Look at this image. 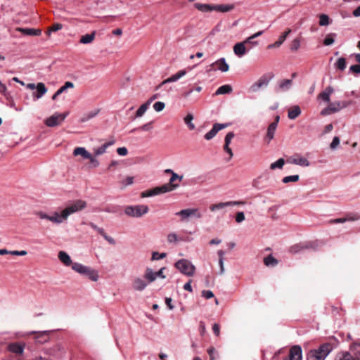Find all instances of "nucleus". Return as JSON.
Returning a JSON list of instances; mask_svg holds the SVG:
<instances>
[{
    "instance_id": "nucleus-1",
    "label": "nucleus",
    "mask_w": 360,
    "mask_h": 360,
    "mask_svg": "<svg viewBox=\"0 0 360 360\" xmlns=\"http://www.w3.org/2000/svg\"><path fill=\"white\" fill-rule=\"evenodd\" d=\"M72 269L79 275L86 277L91 281L96 282L99 278L97 270L81 263L75 262L72 264Z\"/></svg>"
},
{
    "instance_id": "nucleus-2",
    "label": "nucleus",
    "mask_w": 360,
    "mask_h": 360,
    "mask_svg": "<svg viewBox=\"0 0 360 360\" xmlns=\"http://www.w3.org/2000/svg\"><path fill=\"white\" fill-rule=\"evenodd\" d=\"M333 350V346L330 343L323 344L319 348L310 350L307 356V360H325L327 356Z\"/></svg>"
},
{
    "instance_id": "nucleus-3",
    "label": "nucleus",
    "mask_w": 360,
    "mask_h": 360,
    "mask_svg": "<svg viewBox=\"0 0 360 360\" xmlns=\"http://www.w3.org/2000/svg\"><path fill=\"white\" fill-rule=\"evenodd\" d=\"M148 212V207L145 205H128L124 208V213L130 217L140 218Z\"/></svg>"
},
{
    "instance_id": "nucleus-4",
    "label": "nucleus",
    "mask_w": 360,
    "mask_h": 360,
    "mask_svg": "<svg viewBox=\"0 0 360 360\" xmlns=\"http://www.w3.org/2000/svg\"><path fill=\"white\" fill-rule=\"evenodd\" d=\"M174 266L181 274L188 276H193L195 271V266L186 259L178 260Z\"/></svg>"
},
{
    "instance_id": "nucleus-5",
    "label": "nucleus",
    "mask_w": 360,
    "mask_h": 360,
    "mask_svg": "<svg viewBox=\"0 0 360 360\" xmlns=\"http://www.w3.org/2000/svg\"><path fill=\"white\" fill-rule=\"evenodd\" d=\"M86 207V202L85 201L77 200L68 204L63 210L68 217L70 215L84 210Z\"/></svg>"
},
{
    "instance_id": "nucleus-6",
    "label": "nucleus",
    "mask_w": 360,
    "mask_h": 360,
    "mask_svg": "<svg viewBox=\"0 0 360 360\" xmlns=\"http://www.w3.org/2000/svg\"><path fill=\"white\" fill-rule=\"evenodd\" d=\"M349 103L346 101H336L331 103L327 108L321 110V115H327L332 113L337 112L340 110L347 108Z\"/></svg>"
},
{
    "instance_id": "nucleus-7",
    "label": "nucleus",
    "mask_w": 360,
    "mask_h": 360,
    "mask_svg": "<svg viewBox=\"0 0 360 360\" xmlns=\"http://www.w3.org/2000/svg\"><path fill=\"white\" fill-rule=\"evenodd\" d=\"M68 112L58 113L56 112L45 120V124L50 127L60 124L68 116Z\"/></svg>"
},
{
    "instance_id": "nucleus-8",
    "label": "nucleus",
    "mask_w": 360,
    "mask_h": 360,
    "mask_svg": "<svg viewBox=\"0 0 360 360\" xmlns=\"http://www.w3.org/2000/svg\"><path fill=\"white\" fill-rule=\"evenodd\" d=\"M176 215L181 217V221H186L191 217L198 219L201 218L202 214L198 208H188L182 210L176 213Z\"/></svg>"
},
{
    "instance_id": "nucleus-9",
    "label": "nucleus",
    "mask_w": 360,
    "mask_h": 360,
    "mask_svg": "<svg viewBox=\"0 0 360 360\" xmlns=\"http://www.w3.org/2000/svg\"><path fill=\"white\" fill-rule=\"evenodd\" d=\"M244 201H228V202H221L216 204H212L210 206V210L212 212H218V211H222L224 209H225L227 207L230 206H235V205H244Z\"/></svg>"
},
{
    "instance_id": "nucleus-10",
    "label": "nucleus",
    "mask_w": 360,
    "mask_h": 360,
    "mask_svg": "<svg viewBox=\"0 0 360 360\" xmlns=\"http://www.w3.org/2000/svg\"><path fill=\"white\" fill-rule=\"evenodd\" d=\"M229 123L214 124L212 129L205 134V139L207 141L212 139L220 130L226 128L227 127H229Z\"/></svg>"
},
{
    "instance_id": "nucleus-11",
    "label": "nucleus",
    "mask_w": 360,
    "mask_h": 360,
    "mask_svg": "<svg viewBox=\"0 0 360 360\" xmlns=\"http://www.w3.org/2000/svg\"><path fill=\"white\" fill-rule=\"evenodd\" d=\"M148 286V282L144 278L136 277L132 283V288L136 291L141 292Z\"/></svg>"
},
{
    "instance_id": "nucleus-12",
    "label": "nucleus",
    "mask_w": 360,
    "mask_h": 360,
    "mask_svg": "<svg viewBox=\"0 0 360 360\" xmlns=\"http://www.w3.org/2000/svg\"><path fill=\"white\" fill-rule=\"evenodd\" d=\"M50 333L51 331L49 330H44L41 332L31 331L27 335L36 334L34 337L35 341L38 343L43 344L48 341Z\"/></svg>"
},
{
    "instance_id": "nucleus-13",
    "label": "nucleus",
    "mask_w": 360,
    "mask_h": 360,
    "mask_svg": "<svg viewBox=\"0 0 360 360\" xmlns=\"http://www.w3.org/2000/svg\"><path fill=\"white\" fill-rule=\"evenodd\" d=\"M288 162L302 167H309L310 163L309 161L300 155H295L291 157L288 160Z\"/></svg>"
},
{
    "instance_id": "nucleus-14",
    "label": "nucleus",
    "mask_w": 360,
    "mask_h": 360,
    "mask_svg": "<svg viewBox=\"0 0 360 360\" xmlns=\"http://www.w3.org/2000/svg\"><path fill=\"white\" fill-rule=\"evenodd\" d=\"M67 219L68 217L63 210H62L60 212H54L51 214V221L53 224H62Z\"/></svg>"
},
{
    "instance_id": "nucleus-15",
    "label": "nucleus",
    "mask_w": 360,
    "mask_h": 360,
    "mask_svg": "<svg viewBox=\"0 0 360 360\" xmlns=\"http://www.w3.org/2000/svg\"><path fill=\"white\" fill-rule=\"evenodd\" d=\"M187 72L185 70H181L178 71L174 75H172L171 77H168L167 79H165L162 82V83L159 85V87L161 86L171 82H175L184 77L186 75Z\"/></svg>"
},
{
    "instance_id": "nucleus-16",
    "label": "nucleus",
    "mask_w": 360,
    "mask_h": 360,
    "mask_svg": "<svg viewBox=\"0 0 360 360\" xmlns=\"http://www.w3.org/2000/svg\"><path fill=\"white\" fill-rule=\"evenodd\" d=\"M48 89L46 87L45 84L42 82H39L37 84L36 92H34L32 94V97L34 100H38L43 97L47 92Z\"/></svg>"
},
{
    "instance_id": "nucleus-17",
    "label": "nucleus",
    "mask_w": 360,
    "mask_h": 360,
    "mask_svg": "<svg viewBox=\"0 0 360 360\" xmlns=\"http://www.w3.org/2000/svg\"><path fill=\"white\" fill-rule=\"evenodd\" d=\"M25 344H20L18 342L11 343L8 345V349L9 352L18 355L23 354Z\"/></svg>"
},
{
    "instance_id": "nucleus-18",
    "label": "nucleus",
    "mask_w": 360,
    "mask_h": 360,
    "mask_svg": "<svg viewBox=\"0 0 360 360\" xmlns=\"http://www.w3.org/2000/svg\"><path fill=\"white\" fill-rule=\"evenodd\" d=\"M289 360H302V349L300 346H293L290 349Z\"/></svg>"
},
{
    "instance_id": "nucleus-19",
    "label": "nucleus",
    "mask_w": 360,
    "mask_h": 360,
    "mask_svg": "<svg viewBox=\"0 0 360 360\" xmlns=\"http://www.w3.org/2000/svg\"><path fill=\"white\" fill-rule=\"evenodd\" d=\"M59 260L66 266H72V262L70 255L65 251H60L58 255Z\"/></svg>"
},
{
    "instance_id": "nucleus-20",
    "label": "nucleus",
    "mask_w": 360,
    "mask_h": 360,
    "mask_svg": "<svg viewBox=\"0 0 360 360\" xmlns=\"http://www.w3.org/2000/svg\"><path fill=\"white\" fill-rule=\"evenodd\" d=\"M211 66H217V68L222 72H226L229 70V65L226 62L224 58H221L219 60L214 62Z\"/></svg>"
},
{
    "instance_id": "nucleus-21",
    "label": "nucleus",
    "mask_w": 360,
    "mask_h": 360,
    "mask_svg": "<svg viewBox=\"0 0 360 360\" xmlns=\"http://www.w3.org/2000/svg\"><path fill=\"white\" fill-rule=\"evenodd\" d=\"M276 122H271L267 129L266 135L265 137V140L267 143H269L271 141L274 139V134L276 130Z\"/></svg>"
},
{
    "instance_id": "nucleus-22",
    "label": "nucleus",
    "mask_w": 360,
    "mask_h": 360,
    "mask_svg": "<svg viewBox=\"0 0 360 360\" xmlns=\"http://www.w3.org/2000/svg\"><path fill=\"white\" fill-rule=\"evenodd\" d=\"M233 52L238 57H242L246 53L245 44L242 41L236 43L233 46Z\"/></svg>"
},
{
    "instance_id": "nucleus-23",
    "label": "nucleus",
    "mask_w": 360,
    "mask_h": 360,
    "mask_svg": "<svg viewBox=\"0 0 360 360\" xmlns=\"http://www.w3.org/2000/svg\"><path fill=\"white\" fill-rule=\"evenodd\" d=\"M334 89L332 86H328L323 91L319 94L318 98L322 99L326 103L330 101V95L333 93Z\"/></svg>"
},
{
    "instance_id": "nucleus-24",
    "label": "nucleus",
    "mask_w": 360,
    "mask_h": 360,
    "mask_svg": "<svg viewBox=\"0 0 360 360\" xmlns=\"http://www.w3.org/2000/svg\"><path fill=\"white\" fill-rule=\"evenodd\" d=\"M179 185H172L170 183L165 184L161 186L156 187L158 194L172 191L177 188Z\"/></svg>"
},
{
    "instance_id": "nucleus-25",
    "label": "nucleus",
    "mask_w": 360,
    "mask_h": 360,
    "mask_svg": "<svg viewBox=\"0 0 360 360\" xmlns=\"http://www.w3.org/2000/svg\"><path fill=\"white\" fill-rule=\"evenodd\" d=\"M74 156H82L84 160L90 158V153L86 150L84 147H77L74 149L72 153Z\"/></svg>"
},
{
    "instance_id": "nucleus-26",
    "label": "nucleus",
    "mask_w": 360,
    "mask_h": 360,
    "mask_svg": "<svg viewBox=\"0 0 360 360\" xmlns=\"http://www.w3.org/2000/svg\"><path fill=\"white\" fill-rule=\"evenodd\" d=\"M144 278L148 283L154 282L156 279V273L151 268H146L144 272Z\"/></svg>"
},
{
    "instance_id": "nucleus-27",
    "label": "nucleus",
    "mask_w": 360,
    "mask_h": 360,
    "mask_svg": "<svg viewBox=\"0 0 360 360\" xmlns=\"http://www.w3.org/2000/svg\"><path fill=\"white\" fill-rule=\"evenodd\" d=\"M17 31L22 32L25 35L30 36H39L41 34V32L38 29H32V28H17Z\"/></svg>"
},
{
    "instance_id": "nucleus-28",
    "label": "nucleus",
    "mask_w": 360,
    "mask_h": 360,
    "mask_svg": "<svg viewBox=\"0 0 360 360\" xmlns=\"http://www.w3.org/2000/svg\"><path fill=\"white\" fill-rule=\"evenodd\" d=\"M114 141L106 142L100 147L94 149L95 156H99L104 154L106 152L107 148L112 146Z\"/></svg>"
},
{
    "instance_id": "nucleus-29",
    "label": "nucleus",
    "mask_w": 360,
    "mask_h": 360,
    "mask_svg": "<svg viewBox=\"0 0 360 360\" xmlns=\"http://www.w3.org/2000/svg\"><path fill=\"white\" fill-rule=\"evenodd\" d=\"M74 84L71 82H66L63 86L58 89L56 92L53 95L52 99L56 100V98L69 88H73Z\"/></svg>"
},
{
    "instance_id": "nucleus-30",
    "label": "nucleus",
    "mask_w": 360,
    "mask_h": 360,
    "mask_svg": "<svg viewBox=\"0 0 360 360\" xmlns=\"http://www.w3.org/2000/svg\"><path fill=\"white\" fill-rule=\"evenodd\" d=\"M301 114V109L298 105H294L290 108L288 110V118L290 120H295Z\"/></svg>"
},
{
    "instance_id": "nucleus-31",
    "label": "nucleus",
    "mask_w": 360,
    "mask_h": 360,
    "mask_svg": "<svg viewBox=\"0 0 360 360\" xmlns=\"http://www.w3.org/2000/svg\"><path fill=\"white\" fill-rule=\"evenodd\" d=\"M234 8L232 4H219V5H214V11L226 13L233 10Z\"/></svg>"
},
{
    "instance_id": "nucleus-32",
    "label": "nucleus",
    "mask_w": 360,
    "mask_h": 360,
    "mask_svg": "<svg viewBox=\"0 0 360 360\" xmlns=\"http://www.w3.org/2000/svg\"><path fill=\"white\" fill-rule=\"evenodd\" d=\"M233 91V89L229 84H224L219 86L217 90L215 91L214 95H222L226 94H231Z\"/></svg>"
},
{
    "instance_id": "nucleus-33",
    "label": "nucleus",
    "mask_w": 360,
    "mask_h": 360,
    "mask_svg": "<svg viewBox=\"0 0 360 360\" xmlns=\"http://www.w3.org/2000/svg\"><path fill=\"white\" fill-rule=\"evenodd\" d=\"M269 79L265 77H261L256 83H255L252 88L253 91H257V89L266 86L269 84Z\"/></svg>"
},
{
    "instance_id": "nucleus-34",
    "label": "nucleus",
    "mask_w": 360,
    "mask_h": 360,
    "mask_svg": "<svg viewBox=\"0 0 360 360\" xmlns=\"http://www.w3.org/2000/svg\"><path fill=\"white\" fill-rule=\"evenodd\" d=\"M96 32L94 31L91 34H86L81 37L79 42L83 44H91L95 39Z\"/></svg>"
},
{
    "instance_id": "nucleus-35",
    "label": "nucleus",
    "mask_w": 360,
    "mask_h": 360,
    "mask_svg": "<svg viewBox=\"0 0 360 360\" xmlns=\"http://www.w3.org/2000/svg\"><path fill=\"white\" fill-rule=\"evenodd\" d=\"M194 6L198 10L202 11V12H209L214 11V5L210 4H200V3H195L194 4Z\"/></svg>"
},
{
    "instance_id": "nucleus-36",
    "label": "nucleus",
    "mask_w": 360,
    "mask_h": 360,
    "mask_svg": "<svg viewBox=\"0 0 360 360\" xmlns=\"http://www.w3.org/2000/svg\"><path fill=\"white\" fill-rule=\"evenodd\" d=\"M98 113V110L91 111L86 113H84L81 117H80V122H86L90 120L91 119L94 118L97 115Z\"/></svg>"
},
{
    "instance_id": "nucleus-37",
    "label": "nucleus",
    "mask_w": 360,
    "mask_h": 360,
    "mask_svg": "<svg viewBox=\"0 0 360 360\" xmlns=\"http://www.w3.org/2000/svg\"><path fill=\"white\" fill-rule=\"evenodd\" d=\"M292 84V79H283L279 82V89L283 91H287L290 89Z\"/></svg>"
},
{
    "instance_id": "nucleus-38",
    "label": "nucleus",
    "mask_w": 360,
    "mask_h": 360,
    "mask_svg": "<svg viewBox=\"0 0 360 360\" xmlns=\"http://www.w3.org/2000/svg\"><path fill=\"white\" fill-rule=\"evenodd\" d=\"M193 115L191 113H188L184 119L185 124L190 130H193L195 127V124L193 123Z\"/></svg>"
},
{
    "instance_id": "nucleus-39",
    "label": "nucleus",
    "mask_w": 360,
    "mask_h": 360,
    "mask_svg": "<svg viewBox=\"0 0 360 360\" xmlns=\"http://www.w3.org/2000/svg\"><path fill=\"white\" fill-rule=\"evenodd\" d=\"M346 66L347 63L345 58H338L336 63H335V67L341 71H343L346 68Z\"/></svg>"
},
{
    "instance_id": "nucleus-40",
    "label": "nucleus",
    "mask_w": 360,
    "mask_h": 360,
    "mask_svg": "<svg viewBox=\"0 0 360 360\" xmlns=\"http://www.w3.org/2000/svg\"><path fill=\"white\" fill-rule=\"evenodd\" d=\"M335 37H336V34H335V33L328 34L323 40V44L325 46L332 45L335 41Z\"/></svg>"
},
{
    "instance_id": "nucleus-41",
    "label": "nucleus",
    "mask_w": 360,
    "mask_h": 360,
    "mask_svg": "<svg viewBox=\"0 0 360 360\" xmlns=\"http://www.w3.org/2000/svg\"><path fill=\"white\" fill-rule=\"evenodd\" d=\"M285 165V160L283 158H279L276 162H273L270 165L271 169H282L283 165Z\"/></svg>"
},
{
    "instance_id": "nucleus-42",
    "label": "nucleus",
    "mask_w": 360,
    "mask_h": 360,
    "mask_svg": "<svg viewBox=\"0 0 360 360\" xmlns=\"http://www.w3.org/2000/svg\"><path fill=\"white\" fill-rule=\"evenodd\" d=\"M148 106H149V105L147 103L142 104L137 110V111L136 112V117H142L144 115V113L146 112V110H148Z\"/></svg>"
},
{
    "instance_id": "nucleus-43",
    "label": "nucleus",
    "mask_w": 360,
    "mask_h": 360,
    "mask_svg": "<svg viewBox=\"0 0 360 360\" xmlns=\"http://www.w3.org/2000/svg\"><path fill=\"white\" fill-rule=\"evenodd\" d=\"M300 179V176L297 174L287 176L283 178L282 181L284 184H288L290 182H297Z\"/></svg>"
},
{
    "instance_id": "nucleus-44",
    "label": "nucleus",
    "mask_w": 360,
    "mask_h": 360,
    "mask_svg": "<svg viewBox=\"0 0 360 360\" xmlns=\"http://www.w3.org/2000/svg\"><path fill=\"white\" fill-rule=\"evenodd\" d=\"M183 179V176H180L174 172H172V176L169 179V183L172 184V185H179V184H176L175 181L179 180L181 181Z\"/></svg>"
},
{
    "instance_id": "nucleus-45",
    "label": "nucleus",
    "mask_w": 360,
    "mask_h": 360,
    "mask_svg": "<svg viewBox=\"0 0 360 360\" xmlns=\"http://www.w3.org/2000/svg\"><path fill=\"white\" fill-rule=\"evenodd\" d=\"M167 238L169 243H174L181 240V238L178 237L177 234L174 232L169 233L167 235Z\"/></svg>"
},
{
    "instance_id": "nucleus-46",
    "label": "nucleus",
    "mask_w": 360,
    "mask_h": 360,
    "mask_svg": "<svg viewBox=\"0 0 360 360\" xmlns=\"http://www.w3.org/2000/svg\"><path fill=\"white\" fill-rule=\"evenodd\" d=\"M291 32L290 29H288L285 32H284L278 38V39L276 41L278 45L280 46L286 39L288 35Z\"/></svg>"
},
{
    "instance_id": "nucleus-47",
    "label": "nucleus",
    "mask_w": 360,
    "mask_h": 360,
    "mask_svg": "<svg viewBox=\"0 0 360 360\" xmlns=\"http://www.w3.org/2000/svg\"><path fill=\"white\" fill-rule=\"evenodd\" d=\"M330 23L329 17L326 14H321L319 16V25L321 26H326Z\"/></svg>"
},
{
    "instance_id": "nucleus-48",
    "label": "nucleus",
    "mask_w": 360,
    "mask_h": 360,
    "mask_svg": "<svg viewBox=\"0 0 360 360\" xmlns=\"http://www.w3.org/2000/svg\"><path fill=\"white\" fill-rule=\"evenodd\" d=\"M156 195H158L156 187L153 189L148 190L141 193L142 198L150 197Z\"/></svg>"
},
{
    "instance_id": "nucleus-49",
    "label": "nucleus",
    "mask_w": 360,
    "mask_h": 360,
    "mask_svg": "<svg viewBox=\"0 0 360 360\" xmlns=\"http://www.w3.org/2000/svg\"><path fill=\"white\" fill-rule=\"evenodd\" d=\"M300 47V40L299 39H295L292 41L290 45V49L292 51H297Z\"/></svg>"
},
{
    "instance_id": "nucleus-50",
    "label": "nucleus",
    "mask_w": 360,
    "mask_h": 360,
    "mask_svg": "<svg viewBox=\"0 0 360 360\" xmlns=\"http://www.w3.org/2000/svg\"><path fill=\"white\" fill-rule=\"evenodd\" d=\"M264 262L266 266L275 265L277 264L276 259L271 255L265 257L264 259Z\"/></svg>"
},
{
    "instance_id": "nucleus-51",
    "label": "nucleus",
    "mask_w": 360,
    "mask_h": 360,
    "mask_svg": "<svg viewBox=\"0 0 360 360\" xmlns=\"http://www.w3.org/2000/svg\"><path fill=\"white\" fill-rule=\"evenodd\" d=\"M165 108V104L164 102L162 101H158L153 104V108L156 112H161L162 110H164Z\"/></svg>"
},
{
    "instance_id": "nucleus-52",
    "label": "nucleus",
    "mask_w": 360,
    "mask_h": 360,
    "mask_svg": "<svg viewBox=\"0 0 360 360\" xmlns=\"http://www.w3.org/2000/svg\"><path fill=\"white\" fill-rule=\"evenodd\" d=\"M167 256L166 253L162 252L159 253L158 252H153L152 253V260H160L164 259Z\"/></svg>"
},
{
    "instance_id": "nucleus-53",
    "label": "nucleus",
    "mask_w": 360,
    "mask_h": 360,
    "mask_svg": "<svg viewBox=\"0 0 360 360\" xmlns=\"http://www.w3.org/2000/svg\"><path fill=\"white\" fill-rule=\"evenodd\" d=\"M36 214L41 219H47L51 221V214H48L44 212H38Z\"/></svg>"
},
{
    "instance_id": "nucleus-54",
    "label": "nucleus",
    "mask_w": 360,
    "mask_h": 360,
    "mask_svg": "<svg viewBox=\"0 0 360 360\" xmlns=\"http://www.w3.org/2000/svg\"><path fill=\"white\" fill-rule=\"evenodd\" d=\"M86 160H89L90 163L91 164L93 167H97L99 165L98 160L96 158L95 156H93L91 154H90V158H86Z\"/></svg>"
},
{
    "instance_id": "nucleus-55",
    "label": "nucleus",
    "mask_w": 360,
    "mask_h": 360,
    "mask_svg": "<svg viewBox=\"0 0 360 360\" xmlns=\"http://www.w3.org/2000/svg\"><path fill=\"white\" fill-rule=\"evenodd\" d=\"M234 136H235V134L233 132H232V131L229 132L226 135L225 139H224L225 144L229 145L231 142V140L233 139Z\"/></svg>"
},
{
    "instance_id": "nucleus-56",
    "label": "nucleus",
    "mask_w": 360,
    "mask_h": 360,
    "mask_svg": "<svg viewBox=\"0 0 360 360\" xmlns=\"http://www.w3.org/2000/svg\"><path fill=\"white\" fill-rule=\"evenodd\" d=\"M340 144V139L338 136H335L331 142L330 147L331 149H335Z\"/></svg>"
},
{
    "instance_id": "nucleus-57",
    "label": "nucleus",
    "mask_w": 360,
    "mask_h": 360,
    "mask_svg": "<svg viewBox=\"0 0 360 360\" xmlns=\"http://www.w3.org/2000/svg\"><path fill=\"white\" fill-rule=\"evenodd\" d=\"M245 220V214L243 212H238L236 215V221L237 223H241Z\"/></svg>"
},
{
    "instance_id": "nucleus-58",
    "label": "nucleus",
    "mask_w": 360,
    "mask_h": 360,
    "mask_svg": "<svg viewBox=\"0 0 360 360\" xmlns=\"http://www.w3.org/2000/svg\"><path fill=\"white\" fill-rule=\"evenodd\" d=\"M117 153L120 156H126L128 154V150L126 147H120L117 149Z\"/></svg>"
},
{
    "instance_id": "nucleus-59",
    "label": "nucleus",
    "mask_w": 360,
    "mask_h": 360,
    "mask_svg": "<svg viewBox=\"0 0 360 360\" xmlns=\"http://www.w3.org/2000/svg\"><path fill=\"white\" fill-rule=\"evenodd\" d=\"M355 358L354 356H352L349 352H345L343 354L342 356L340 359V360H355Z\"/></svg>"
},
{
    "instance_id": "nucleus-60",
    "label": "nucleus",
    "mask_w": 360,
    "mask_h": 360,
    "mask_svg": "<svg viewBox=\"0 0 360 360\" xmlns=\"http://www.w3.org/2000/svg\"><path fill=\"white\" fill-rule=\"evenodd\" d=\"M202 296L206 299H210L214 297V294L211 290H202Z\"/></svg>"
},
{
    "instance_id": "nucleus-61",
    "label": "nucleus",
    "mask_w": 360,
    "mask_h": 360,
    "mask_svg": "<svg viewBox=\"0 0 360 360\" xmlns=\"http://www.w3.org/2000/svg\"><path fill=\"white\" fill-rule=\"evenodd\" d=\"M134 183V177L133 176H127L124 180L122 181V184L124 186L131 185Z\"/></svg>"
},
{
    "instance_id": "nucleus-62",
    "label": "nucleus",
    "mask_w": 360,
    "mask_h": 360,
    "mask_svg": "<svg viewBox=\"0 0 360 360\" xmlns=\"http://www.w3.org/2000/svg\"><path fill=\"white\" fill-rule=\"evenodd\" d=\"M165 269V267H162L158 271H155L157 278H160L165 279L166 278V276L164 274V271Z\"/></svg>"
},
{
    "instance_id": "nucleus-63",
    "label": "nucleus",
    "mask_w": 360,
    "mask_h": 360,
    "mask_svg": "<svg viewBox=\"0 0 360 360\" xmlns=\"http://www.w3.org/2000/svg\"><path fill=\"white\" fill-rule=\"evenodd\" d=\"M89 226L93 229H94L95 231H96L98 233H100L101 235H103L105 231L104 230L102 229V228H99L98 227L96 224H94V223H90L89 224Z\"/></svg>"
},
{
    "instance_id": "nucleus-64",
    "label": "nucleus",
    "mask_w": 360,
    "mask_h": 360,
    "mask_svg": "<svg viewBox=\"0 0 360 360\" xmlns=\"http://www.w3.org/2000/svg\"><path fill=\"white\" fill-rule=\"evenodd\" d=\"M349 70L354 73H360V65H353L350 66Z\"/></svg>"
}]
</instances>
